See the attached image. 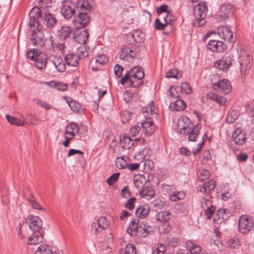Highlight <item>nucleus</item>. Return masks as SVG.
<instances>
[{
	"label": "nucleus",
	"mask_w": 254,
	"mask_h": 254,
	"mask_svg": "<svg viewBox=\"0 0 254 254\" xmlns=\"http://www.w3.org/2000/svg\"><path fill=\"white\" fill-rule=\"evenodd\" d=\"M177 129L180 133L189 135V141L195 142L198 137L200 127L198 125L193 126L188 117L182 116L178 121Z\"/></svg>",
	"instance_id": "f257e3e1"
},
{
	"label": "nucleus",
	"mask_w": 254,
	"mask_h": 254,
	"mask_svg": "<svg viewBox=\"0 0 254 254\" xmlns=\"http://www.w3.org/2000/svg\"><path fill=\"white\" fill-rule=\"evenodd\" d=\"M207 8L204 3H198L193 6V15L195 18V23L199 26L203 25L205 23L204 18L206 15Z\"/></svg>",
	"instance_id": "f03ea898"
},
{
	"label": "nucleus",
	"mask_w": 254,
	"mask_h": 254,
	"mask_svg": "<svg viewBox=\"0 0 254 254\" xmlns=\"http://www.w3.org/2000/svg\"><path fill=\"white\" fill-rule=\"evenodd\" d=\"M199 205L202 210H204V217L207 219H211L212 214L215 211V207L212 204L210 195L206 194L205 197L203 196L200 200Z\"/></svg>",
	"instance_id": "7ed1b4c3"
},
{
	"label": "nucleus",
	"mask_w": 254,
	"mask_h": 254,
	"mask_svg": "<svg viewBox=\"0 0 254 254\" xmlns=\"http://www.w3.org/2000/svg\"><path fill=\"white\" fill-rule=\"evenodd\" d=\"M76 5L70 0L62 1L61 7L62 15L66 19H70L76 12Z\"/></svg>",
	"instance_id": "20e7f679"
},
{
	"label": "nucleus",
	"mask_w": 254,
	"mask_h": 254,
	"mask_svg": "<svg viewBox=\"0 0 254 254\" xmlns=\"http://www.w3.org/2000/svg\"><path fill=\"white\" fill-rule=\"evenodd\" d=\"M254 227L253 219L248 215H241L239 219L238 229L241 233L246 234Z\"/></svg>",
	"instance_id": "39448f33"
},
{
	"label": "nucleus",
	"mask_w": 254,
	"mask_h": 254,
	"mask_svg": "<svg viewBox=\"0 0 254 254\" xmlns=\"http://www.w3.org/2000/svg\"><path fill=\"white\" fill-rule=\"evenodd\" d=\"M239 61L240 64L241 73L244 74H247L252 66V56L244 51L240 54L239 57Z\"/></svg>",
	"instance_id": "423d86ee"
},
{
	"label": "nucleus",
	"mask_w": 254,
	"mask_h": 254,
	"mask_svg": "<svg viewBox=\"0 0 254 254\" xmlns=\"http://www.w3.org/2000/svg\"><path fill=\"white\" fill-rule=\"evenodd\" d=\"M233 56L226 54L221 59L218 60L214 64V66L218 70L227 71L232 65Z\"/></svg>",
	"instance_id": "0eeeda50"
},
{
	"label": "nucleus",
	"mask_w": 254,
	"mask_h": 254,
	"mask_svg": "<svg viewBox=\"0 0 254 254\" xmlns=\"http://www.w3.org/2000/svg\"><path fill=\"white\" fill-rule=\"evenodd\" d=\"M241 127V124H237L232 134L233 141L236 144L240 145L244 144L247 140L246 132L242 130Z\"/></svg>",
	"instance_id": "6e6552de"
},
{
	"label": "nucleus",
	"mask_w": 254,
	"mask_h": 254,
	"mask_svg": "<svg viewBox=\"0 0 254 254\" xmlns=\"http://www.w3.org/2000/svg\"><path fill=\"white\" fill-rule=\"evenodd\" d=\"M31 232L42 231L43 222L38 216L29 215L26 219Z\"/></svg>",
	"instance_id": "1a4fd4ad"
},
{
	"label": "nucleus",
	"mask_w": 254,
	"mask_h": 254,
	"mask_svg": "<svg viewBox=\"0 0 254 254\" xmlns=\"http://www.w3.org/2000/svg\"><path fill=\"white\" fill-rule=\"evenodd\" d=\"M108 62V58L104 54L98 55L92 59L89 63V67L93 71H98L101 66Z\"/></svg>",
	"instance_id": "9d476101"
},
{
	"label": "nucleus",
	"mask_w": 254,
	"mask_h": 254,
	"mask_svg": "<svg viewBox=\"0 0 254 254\" xmlns=\"http://www.w3.org/2000/svg\"><path fill=\"white\" fill-rule=\"evenodd\" d=\"M212 84L214 90L225 94L230 93L232 89L231 83L227 79H222Z\"/></svg>",
	"instance_id": "9b49d317"
},
{
	"label": "nucleus",
	"mask_w": 254,
	"mask_h": 254,
	"mask_svg": "<svg viewBox=\"0 0 254 254\" xmlns=\"http://www.w3.org/2000/svg\"><path fill=\"white\" fill-rule=\"evenodd\" d=\"M108 227V222L105 217H101L97 219L96 222L92 223L91 231L92 233L98 235Z\"/></svg>",
	"instance_id": "f8f14e48"
},
{
	"label": "nucleus",
	"mask_w": 254,
	"mask_h": 254,
	"mask_svg": "<svg viewBox=\"0 0 254 254\" xmlns=\"http://www.w3.org/2000/svg\"><path fill=\"white\" fill-rule=\"evenodd\" d=\"M217 33L221 39L226 41L232 43L235 41L236 38L234 37L232 31L227 26H219L217 29Z\"/></svg>",
	"instance_id": "ddd939ff"
},
{
	"label": "nucleus",
	"mask_w": 254,
	"mask_h": 254,
	"mask_svg": "<svg viewBox=\"0 0 254 254\" xmlns=\"http://www.w3.org/2000/svg\"><path fill=\"white\" fill-rule=\"evenodd\" d=\"M120 83L124 85L128 84L130 87H137L142 84V81L137 78H134L133 75H130L129 72L127 71L122 78Z\"/></svg>",
	"instance_id": "4468645a"
},
{
	"label": "nucleus",
	"mask_w": 254,
	"mask_h": 254,
	"mask_svg": "<svg viewBox=\"0 0 254 254\" xmlns=\"http://www.w3.org/2000/svg\"><path fill=\"white\" fill-rule=\"evenodd\" d=\"M30 40L32 45L42 47L44 44V35L38 29L33 30L30 35Z\"/></svg>",
	"instance_id": "2eb2a0df"
},
{
	"label": "nucleus",
	"mask_w": 254,
	"mask_h": 254,
	"mask_svg": "<svg viewBox=\"0 0 254 254\" xmlns=\"http://www.w3.org/2000/svg\"><path fill=\"white\" fill-rule=\"evenodd\" d=\"M207 49L212 52H223L227 49V46L222 41L210 40L206 45Z\"/></svg>",
	"instance_id": "dca6fc26"
},
{
	"label": "nucleus",
	"mask_w": 254,
	"mask_h": 254,
	"mask_svg": "<svg viewBox=\"0 0 254 254\" xmlns=\"http://www.w3.org/2000/svg\"><path fill=\"white\" fill-rule=\"evenodd\" d=\"M136 55V53L135 51L130 49L129 48L125 47L122 48L120 52V58L124 61L131 62L133 60Z\"/></svg>",
	"instance_id": "f3484780"
},
{
	"label": "nucleus",
	"mask_w": 254,
	"mask_h": 254,
	"mask_svg": "<svg viewBox=\"0 0 254 254\" xmlns=\"http://www.w3.org/2000/svg\"><path fill=\"white\" fill-rule=\"evenodd\" d=\"M90 21V17L87 12L79 11L77 16L74 17L75 23L79 24L80 27H85Z\"/></svg>",
	"instance_id": "a211bd4d"
},
{
	"label": "nucleus",
	"mask_w": 254,
	"mask_h": 254,
	"mask_svg": "<svg viewBox=\"0 0 254 254\" xmlns=\"http://www.w3.org/2000/svg\"><path fill=\"white\" fill-rule=\"evenodd\" d=\"M29 24L31 27H34L35 24L38 23V18L42 16V12L38 7H34L31 9L29 13Z\"/></svg>",
	"instance_id": "6ab92c4d"
},
{
	"label": "nucleus",
	"mask_w": 254,
	"mask_h": 254,
	"mask_svg": "<svg viewBox=\"0 0 254 254\" xmlns=\"http://www.w3.org/2000/svg\"><path fill=\"white\" fill-rule=\"evenodd\" d=\"M31 232L32 234L28 238V244L37 245L42 242L44 239L43 232L37 231Z\"/></svg>",
	"instance_id": "aec40b11"
},
{
	"label": "nucleus",
	"mask_w": 254,
	"mask_h": 254,
	"mask_svg": "<svg viewBox=\"0 0 254 254\" xmlns=\"http://www.w3.org/2000/svg\"><path fill=\"white\" fill-rule=\"evenodd\" d=\"M72 28L68 26H62L59 27L57 31V36L60 40H65L72 33Z\"/></svg>",
	"instance_id": "412c9836"
},
{
	"label": "nucleus",
	"mask_w": 254,
	"mask_h": 254,
	"mask_svg": "<svg viewBox=\"0 0 254 254\" xmlns=\"http://www.w3.org/2000/svg\"><path fill=\"white\" fill-rule=\"evenodd\" d=\"M139 231V224L138 219H134L129 223L127 232L131 236H135Z\"/></svg>",
	"instance_id": "4be33fe9"
},
{
	"label": "nucleus",
	"mask_w": 254,
	"mask_h": 254,
	"mask_svg": "<svg viewBox=\"0 0 254 254\" xmlns=\"http://www.w3.org/2000/svg\"><path fill=\"white\" fill-rule=\"evenodd\" d=\"M142 131L147 136L152 135L155 131V127L153 123L151 121H145L141 124Z\"/></svg>",
	"instance_id": "5701e85b"
},
{
	"label": "nucleus",
	"mask_w": 254,
	"mask_h": 254,
	"mask_svg": "<svg viewBox=\"0 0 254 254\" xmlns=\"http://www.w3.org/2000/svg\"><path fill=\"white\" fill-rule=\"evenodd\" d=\"M207 99L216 102L218 104L224 106L226 104L227 100L223 96L217 95L216 93L210 92L206 95Z\"/></svg>",
	"instance_id": "b1692460"
},
{
	"label": "nucleus",
	"mask_w": 254,
	"mask_h": 254,
	"mask_svg": "<svg viewBox=\"0 0 254 254\" xmlns=\"http://www.w3.org/2000/svg\"><path fill=\"white\" fill-rule=\"evenodd\" d=\"M44 20L47 27L52 28L57 23V19L55 16L49 12L44 13Z\"/></svg>",
	"instance_id": "393cba45"
},
{
	"label": "nucleus",
	"mask_w": 254,
	"mask_h": 254,
	"mask_svg": "<svg viewBox=\"0 0 254 254\" xmlns=\"http://www.w3.org/2000/svg\"><path fill=\"white\" fill-rule=\"evenodd\" d=\"M79 130L78 125L74 122H72L66 126L65 134L74 137L75 135L79 132Z\"/></svg>",
	"instance_id": "a878e982"
},
{
	"label": "nucleus",
	"mask_w": 254,
	"mask_h": 254,
	"mask_svg": "<svg viewBox=\"0 0 254 254\" xmlns=\"http://www.w3.org/2000/svg\"><path fill=\"white\" fill-rule=\"evenodd\" d=\"M120 141L121 146L126 149H130L133 145V141L131 137L125 134L121 135Z\"/></svg>",
	"instance_id": "bb28decb"
},
{
	"label": "nucleus",
	"mask_w": 254,
	"mask_h": 254,
	"mask_svg": "<svg viewBox=\"0 0 254 254\" xmlns=\"http://www.w3.org/2000/svg\"><path fill=\"white\" fill-rule=\"evenodd\" d=\"M76 7L79 11L85 12H90L92 9V5L89 3L87 0H77Z\"/></svg>",
	"instance_id": "cd10ccee"
},
{
	"label": "nucleus",
	"mask_w": 254,
	"mask_h": 254,
	"mask_svg": "<svg viewBox=\"0 0 254 254\" xmlns=\"http://www.w3.org/2000/svg\"><path fill=\"white\" fill-rule=\"evenodd\" d=\"M140 235L145 238L153 232V228L146 222L144 221L139 223V231Z\"/></svg>",
	"instance_id": "c85d7f7f"
},
{
	"label": "nucleus",
	"mask_w": 254,
	"mask_h": 254,
	"mask_svg": "<svg viewBox=\"0 0 254 254\" xmlns=\"http://www.w3.org/2000/svg\"><path fill=\"white\" fill-rule=\"evenodd\" d=\"M78 58L77 55L69 53L65 55L64 61L66 64L72 66H76L79 64Z\"/></svg>",
	"instance_id": "c756f323"
},
{
	"label": "nucleus",
	"mask_w": 254,
	"mask_h": 254,
	"mask_svg": "<svg viewBox=\"0 0 254 254\" xmlns=\"http://www.w3.org/2000/svg\"><path fill=\"white\" fill-rule=\"evenodd\" d=\"M215 188V182L213 180H209L207 182L203 184V186H200L197 187V190L202 192H205L208 194L209 191L213 190Z\"/></svg>",
	"instance_id": "7c9ffc66"
},
{
	"label": "nucleus",
	"mask_w": 254,
	"mask_h": 254,
	"mask_svg": "<svg viewBox=\"0 0 254 254\" xmlns=\"http://www.w3.org/2000/svg\"><path fill=\"white\" fill-rule=\"evenodd\" d=\"M186 107L185 102L181 99H178L174 102L171 103L169 107L171 110H174L177 111H182Z\"/></svg>",
	"instance_id": "2f4dec72"
},
{
	"label": "nucleus",
	"mask_w": 254,
	"mask_h": 254,
	"mask_svg": "<svg viewBox=\"0 0 254 254\" xmlns=\"http://www.w3.org/2000/svg\"><path fill=\"white\" fill-rule=\"evenodd\" d=\"M231 13V6L228 3H224L220 6L219 16L222 19H225L229 16Z\"/></svg>",
	"instance_id": "473e14b6"
},
{
	"label": "nucleus",
	"mask_w": 254,
	"mask_h": 254,
	"mask_svg": "<svg viewBox=\"0 0 254 254\" xmlns=\"http://www.w3.org/2000/svg\"><path fill=\"white\" fill-rule=\"evenodd\" d=\"M181 88L179 86H171L168 90V95L170 98L176 99L180 97Z\"/></svg>",
	"instance_id": "72a5a7b5"
},
{
	"label": "nucleus",
	"mask_w": 254,
	"mask_h": 254,
	"mask_svg": "<svg viewBox=\"0 0 254 254\" xmlns=\"http://www.w3.org/2000/svg\"><path fill=\"white\" fill-rule=\"evenodd\" d=\"M140 195L147 199H150L155 194V191L152 187H146L139 190Z\"/></svg>",
	"instance_id": "f704fd0d"
},
{
	"label": "nucleus",
	"mask_w": 254,
	"mask_h": 254,
	"mask_svg": "<svg viewBox=\"0 0 254 254\" xmlns=\"http://www.w3.org/2000/svg\"><path fill=\"white\" fill-rule=\"evenodd\" d=\"M172 215L169 211H161L156 214L155 216L156 219L162 222H166L172 218Z\"/></svg>",
	"instance_id": "c9c22d12"
},
{
	"label": "nucleus",
	"mask_w": 254,
	"mask_h": 254,
	"mask_svg": "<svg viewBox=\"0 0 254 254\" xmlns=\"http://www.w3.org/2000/svg\"><path fill=\"white\" fill-rule=\"evenodd\" d=\"M53 63L59 72H64L65 69V66L63 60L59 57H55L53 59Z\"/></svg>",
	"instance_id": "e433bc0d"
},
{
	"label": "nucleus",
	"mask_w": 254,
	"mask_h": 254,
	"mask_svg": "<svg viewBox=\"0 0 254 254\" xmlns=\"http://www.w3.org/2000/svg\"><path fill=\"white\" fill-rule=\"evenodd\" d=\"M89 34L86 30H84L78 34L75 38V40L78 43L85 45L88 39Z\"/></svg>",
	"instance_id": "4c0bfd02"
},
{
	"label": "nucleus",
	"mask_w": 254,
	"mask_h": 254,
	"mask_svg": "<svg viewBox=\"0 0 254 254\" xmlns=\"http://www.w3.org/2000/svg\"><path fill=\"white\" fill-rule=\"evenodd\" d=\"M35 254H58L53 253L51 247L47 245H40L35 251Z\"/></svg>",
	"instance_id": "58836bf2"
},
{
	"label": "nucleus",
	"mask_w": 254,
	"mask_h": 254,
	"mask_svg": "<svg viewBox=\"0 0 254 254\" xmlns=\"http://www.w3.org/2000/svg\"><path fill=\"white\" fill-rule=\"evenodd\" d=\"M187 249L190 254H200L201 252V248L200 246L194 244L191 242H189L187 243Z\"/></svg>",
	"instance_id": "ea45409f"
},
{
	"label": "nucleus",
	"mask_w": 254,
	"mask_h": 254,
	"mask_svg": "<svg viewBox=\"0 0 254 254\" xmlns=\"http://www.w3.org/2000/svg\"><path fill=\"white\" fill-rule=\"evenodd\" d=\"M150 209L147 206H140L135 210V214L136 216H139L141 218H145L148 214Z\"/></svg>",
	"instance_id": "a19ab883"
},
{
	"label": "nucleus",
	"mask_w": 254,
	"mask_h": 254,
	"mask_svg": "<svg viewBox=\"0 0 254 254\" xmlns=\"http://www.w3.org/2000/svg\"><path fill=\"white\" fill-rule=\"evenodd\" d=\"M130 75H132L134 78H137V79L142 80V78L144 76L143 70L141 68L134 67L131 71H129Z\"/></svg>",
	"instance_id": "79ce46f5"
},
{
	"label": "nucleus",
	"mask_w": 254,
	"mask_h": 254,
	"mask_svg": "<svg viewBox=\"0 0 254 254\" xmlns=\"http://www.w3.org/2000/svg\"><path fill=\"white\" fill-rule=\"evenodd\" d=\"M128 159V157L127 156H123L118 157L116 161V165L120 169H123L127 168V160Z\"/></svg>",
	"instance_id": "37998d69"
},
{
	"label": "nucleus",
	"mask_w": 254,
	"mask_h": 254,
	"mask_svg": "<svg viewBox=\"0 0 254 254\" xmlns=\"http://www.w3.org/2000/svg\"><path fill=\"white\" fill-rule=\"evenodd\" d=\"M134 185L138 189H141L145 182V178L143 175L135 176L133 179Z\"/></svg>",
	"instance_id": "c03bdc74"
},
{
	"label": "nucleus",
	"mask_w": 254,
	"mask_h": 254,
	"mask_svg": "<svg viewBox=\"0 0 254 254\" xmlns=\"http://www.w3.org/2000/svg\"><path fill=\"white\" fill-rule=\"evenodd\" d=\"M228 211V210L226 209H219L217 212V218H214V220H215L216 219L220 221H225L227 220L229 217Z\"/></svg>",
	"instance_id": "a18cd8bd"
},
{
	"label": "nucleus",
	"mask_w": 254,
	"mask_h": 254,
	"mask_svg": "<svg viewBox=\"0 0 254 254\" xmlns=\"http://www.w3.org/2000/svg\"><path fill=\"white\" fill-rule=\"evenodd\" d=\"M89 54V51L85 45H81L77 50V55L78 58L84 59L87 57Z\"/></svg>",
	"instance_id": "49530a36"
},
{
	"label": "nucleus",
	"mask_w": 254,
	"mask_h": 254,
	"mask_svg": "<svg viewBox=\"0 0 254 254\" xmlns=\"http://www.w3.org/2000/svg\"><path fill=\"white\" fill-rule=\"evenodd\" d=\"M240 115L239 112L236 110L231 111L227 116L226 121L228 123H232L237 120Z\"/></svg>",
	"instance_id": "de8ad7c7"
},
{
	"label": "nucleus",
	"mask_w": 254,
	"mask_h": 254,
	"mask_svg": "<svg viewBox=\"0 0 254 254\" xmlns=\"http://www.w3.org/2000/svg\"><path fill=\"white\" fill-rule=\"evenodd\" d=\"M209 177L210 173L207 170L199 169L197 173V178L199 181L203 182L209 179Z\"/></svg>",
	"instance_id": "09e8293b"
},
{
	"label": "nucleus",
	"mask_w": 254,
	"mask_h": 254,
	"mask_svg": "<svg viewBox=\"0 0 254 254\" xmlns=\"http://www.w3.org/2000/svg\"><path fill=\"white\" fill-rule=\"evenodd\" d=\"M5 118L7 121L12 125H16L18 126H23L24 124V122L17 118H14L8 115H5Z\"/></svg>",
	"instance_id": "8fccbe9b"
},
{
	"label": "nucleus",
	"mask_w": 254,
	"mask_h": 254,
	"mask_svg": "<svg viewBox=\"0 0 254 254\" xmlns=\"http://www.w3.org/2000/svg\"><path fill=\"white\" fill-rule=\"evenodd\" d=\"M174 208L177 213H185L187 211L188 205L184 202H180L174 205Z\"/></svg>",
	"instance_id": "3c124183"
},
{
	"label": "nucleus",
	"mask_w": 254,
	"mask_h": 254,
	"mask_svg": "<svg viewBox=\"0 0 254 254\" xmlns=\"http://www.w3.org/2000/svg\"><path fill=\"white\" fill-rule=\"evenodd\" d=\"M140 127L138 125H135L131 127L130 128L129 133L132 136H135L136 138L134 139L137 141L139 140L140 135Z\"/></svg>",
	"instance_id": "603ef678"
},
{
	"label": "nucleus",
	"mask_w": 254,
	"mask_h": 254,
	"mask_svg": "<svg viewBox=\"0 0 254 254\" xmlns=\"http://www.w3.org/2000/svg\"><path fill=\"white\" fill-rule=\"evenodd\" d=\"M182 76L181 72L180 71H178L177 69H174L172 70H170L168 72H167L165 77L166 78H174L176 79H178L181 77Z\"/></svg>",
	"instance_id": "864d4df0"
},
{
	"label": "nucleus",
	"mask_w": 254,
	"mask_h": 254,
	"mask_svg": "<svg viewBox=\"0 0 254 254\" xmlns=\"http://www.w3.org/2000/svg\"><path fill=\"white\" fill-rule=\"evenodd\" d=\"M47 52H52L54 50V46L52 37H50L49 39L44 41V44L43 45Z\"/></svg>",
	"instance_id": "5fc2aeb1"
},
{
	"label": "nucleus",
	"mask_w": 254,
	"mask_h": 254,
	"mask_svg": "<svg viewBox=\"0 0 254 254\" xmlns=\"http://www.w3.org/2000/svg\"><path fill=\"white\" fill-rule=\"evenodd\" d=\"M185 196V193L183 191H179L173 193L170 196V199L172 201H176L183 199Z\"/></svg>",
	"instance_id": "6e6d98bb"
},
{
	"label": "nucleus",
	"mask_w": 254,
	"mask_h": 254,
	"mask_svg": "<svg viewBox=\"0 0 254 254\" xmlns=\"http://www.w3.org/2000/svg\"><path fill=\"white\" fill-rule=\"evenodd\" d=\"M229 246L233 249H237L239 248V246L241 245V243L240 240L237 238H231L228 242Z\"/></svg>",
	"instance_id": "4d7b16f0"
},
{
	"label": "nucleus",
	"mask_w": 254,
	"mask_h": 254,
	"mask_svg": "<svg viewBox=\"0 0 254 254\" xmlns=\"http://www.w3.org/2000/svg\"><path fill=\"white\" fill-rule=\"evenodd\" d=\"M143 113H150L151 115L156 113V107L153 101H151L146 106V108H143Z\"/></svg>",
	"instance_id": "13d9d810"
},
{
	"label": "nucleus",
	"mask_w": 254,
	"mask_h": 254,
	"mask_svg": "<svg viewBox=\"0 0 254 254\" xmlns=\"http://www.w3.org/2000/svg\"><path fill=\"white\" fill-rule=\"evenodd\" d=\"M181 91L185 92L186 94H190L192 92V89L190 86L186 82H182L181 86Z\"/></svg>",
	"instance_id": "bf43d9fd"
},
{
	"label": "nucleus",
	"mask_w": 254,
	"mask_h": 254,
	"mask_svg": "<svg viewBox=\"0 0 254 254\" xmlns=\"http://www.w3.org/2000/svg\"><path fill=\"white\" fill-rule=\"evenodd\" d=\"M124 254H136L134 246L132 244H127L124 251Z\"/></svg>",
	"instance_id": "052dcab7"
},
{
	"label": "nucleus",
	"mask_w": 254,
	"mask_h": 254,
	"mask_svg": "<svg viewBox=\"0 0 254 254\" xmlns=\"http://www.w3.org/2000/svg\"><path fill=\"white\" fill-rule=\"evenodd\" d=\"M39 52L37 50L35 49L29 50L27 52V58L35 61L36 56Z\"/></svg>",
	"instance_id": "680f3d73"
},
{
	"label": "nucleus",
	"mask_w": 254,
	"mask_h": 254,
	"mask_svg": "<svg viewBox=\"0 0 254 254\" xmlns=\"http://www.w3.org/2000/svg\"><path fill=\"white\" fill-rule=\"evenodd\" d=\"M27 201L30 202L31 206L35 209L43 210L42 207L35 200V199L31 197L27 198Z\"/></svg>",
	"instance_id": "e2e57ef3"
},
{
	"label": "nucleus",
	"mask_w": 254,
	"mask_h": 254,
	"mask_svg": "<svg viewBox=\"0 0 254 254\" xmlns=\"http://www.w3.org/2000/svg\"><path fill=\"white\" fill-rule=\"evenodd\" d=\"M120 176L119 173L112 174L108 179L107 182L109 186H112L117 181Z\"/></svg>",
	"instance_id": "0e129e2a"
},
{
	"label": "nucleus",
	"mask_w": 254,
	"mask_h": 254,
	"mask_svg": "<svg viewBox=\"0 0 254 254\" xmlns=\"http://www.w3.org/2000/svg\"><path fill=\"white\" fill-rule=\"evenodd\" d=\"M53 86L59 91H64L67 89L66 84H64L60 82H54Z\"/></svg>",
	"instance_id": "69168bd1"
},
{
	"label": "nucleus",
	"mask_w": 254,
	"mask_h": 254,
	"mask_svg": "<svg viewBox=\"0 0 254 254\" xmlns=\"http://www.w3.org/2000/svg\"><path fill=\"white\" fill-rule=\"evenodd\" d=\"M28 120L31 125H36L39 122V119L36 117V114L29 113L28 116Z\"/></svg>",
	"instance_id": "338daca9"
},
{
	"label": "nucleus",
	"mask_w": 254,
	"mask_h": 254,
	"mask_svg": "<svg viewBox=\"0 0 254 254\" xmlns=\"http://www.w3.org/2000/svg\"><path fill=\"white\" fill-rule=\"evenodd\" d=\"M69 106L70 109L74 112H78L80 108V104L78 103L72 101L68 102Z\"/></svg>",
	"instance_id": "774afa93"
}]
</instances>
